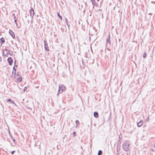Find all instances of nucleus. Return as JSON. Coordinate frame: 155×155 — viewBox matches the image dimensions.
Here are the masks:
<instances>
[{"label": "nucleus", "instance_id": "obj_15", "mask_svg": "<svg viewBox=\"0 0 155 155\" xmlns=\"http://www.w3.org/2000/svg\"><path fill=\"white\" fill-rule=\"evenodd\" d=\"M61 85H59V90L58 91V92L59 93H61Z\"/></svg>", "mask_w": 155, "mask_h": 155}, {"label": "nucleus", "instance_id": "obj_26", "mask_svg": "<svg viewBox=\"0 0 155 155\" xmlns=\"http://www.w3.org/2000/svg\"><path fill=\"white\" fill-rule=\"evenodd\" d=\"M15 152V150L12 151L11 152V154H13Z\"/></svg>", "mask_w": 155, "mask_h": 155}, {"label": "nucleus", "instance_id": "obj_27", "mask_svg": "<svg viewBox=\"0 0 155 155\" xmlns=\"http://www.w3.org/2000/svg\"><path fill=\"white\" fill-rule=\"evenodd\" d=\"M11 103H12L13 104H14L15 105V106H16L15 103L13 101H12L11 102Z\"/></svg>", "mask_w": 155, "mask_h": 155}, {"label": "nucleus", "instance_id": "obj_21", "mask_svg": "<svg viewBox=\"0 0 155 155\" xmlns=\"http://www.w3.org/2000/svg\"><path fill=\"white\" fill-rule=\"evenodd\" d=\"M27 87H25L24 88V89H23V91H24V92H25V91L27 90Z\"/></svg>", "mask_w": 155, "mask_h": 155}, {"label": "nucleus", "instance_id": "obj_2", "mask_svg": "<svg viewBox=\"0 0 155 155\" xmlns=\"http://www.w3.org/2000/svg\"><path fill=\"white\" fill-rule=\"evenodd\" d=\"M30 15L32 19H33L34 14V11L33 8L31 7L30 10Z\"/></svg>", "mask_w": 155, "mask_h": 155}, {"label": "nucleus", "instance_id": "obj_16", "mask_svg": "<svg viewBox=\"0 0 155 155\" xmlns=\"http://www.w3.org/2000/svg\"><path fill=\"white\" fill-rule=\"evenodd\" d=\"M75 123L76 125V127H78V124H80L79 121L78 120H77L75 121Z\"/></svg>", "mask_w": 155, "mask_h": 155}, {"label": "nucleus", "instance_id": "obj_4", "mask_svg": "<svg viewBox=\"0 0 155 155\" xmlns=\"http://www.w3.org/2000/svg\"><path fill=\"white\" fill-rule=\"evenodd\" d=\"M10 65H11L13 63L12 59L10 57H9L7 59Z\"/></svg>", "mask_w": 155, "mask_h": 155}, {"label": "nucleus", "instance_id": "obj_28", "mask_svg": "<svg viewBox=\"0 0 155 155\" xmlns=\"http://www.w3.org/2000/svg\"><path fill=\"white\" fill-rule=\"evenodd\" d=\"M65 21L66 24H67V22H68V19L66 18H65Z\"/></svg>", "mask_w": 155, "mask_h": 155}, {"label": "nucleus", "instance_id": "obj_11", "mask_svg": "<svg viewBox=\"0 0 155 155\" xmlns=\"http://www.w3.org/2000/svg\"><path fill=\"white\" fill-rule=\"evenodd\" d=\"M94 117L97 118L98 117V114L97 112H95L94 113Z\"/></svg>", "mask_w": 155, "mask_h": 155}, {"label": "nucleus", "instance_id": "obj_20", "mask_svg": "<svg viewBox=\"0 0 155 155\" xmlns=\"http://www.w3.org/2000/svg\"><path fill=\"white\" fill-rule=\"evenodd\" d=\"M151 150L153 151H155V147L153 146V147H152V148L151 149Z\"/></svg>", "mask_w": 155, "mask_h": 155}, {"label": "nucleus", "instance_id": "obj_3", "mask_svg": "<svg viewBox=\"0 0 155 155\" xmlns=\"http://www.w3.org/2000/svg\"><path fill=\"white\" fill-rule=\"evenodd\" d=\"M108 44H109V45H111L110 33H109L108 37L106 39V45H108Z\"/></svg>", "mask_w": 155, "mask_h": 155}, {"label": "nucleus", "instance_id": "obj_22", "mask_svg": "<svg viewBox=\"0 0 155 155\" xmlns=\"http://www.w3.org/2000/svg\"><path fill=\"white\" fill-rule=\"evenodd\" d=\"M73 134L74 135V136H75L76 134V132L75 131L73 132Z\"/></svg>", "mask_w": 155, "mask_h": 155}, {"label": "nucleus", "instance_id": "obj_39", "mask_svg": "<svg viewBox=\"0 0 155 155\" xmlns=\"http://www.w3.org/2000/svg\"><path fill=\"white\" fill-rule=\"evenodd\" d=\"M120 135L119 136V139H121V137H120Z\"/></svg>", "mask_w": 155, "mask_h": 155}, {"label": "nucleus", "instance_id": "obj_43", "mask_svg": "<svg viewBox=\"0 0 155 155\" xmlns=\"http://www.w3.org/2000/svg\"><path fill=\"white\" fill-rule=\"evenodd\" d=\"M148 118H147V119L146 121H147V120H148Z\"/></svg>", "mask_w": 155, "mask_h": 155}, {"label": "nucleus", "instance_id": "obj_14", "mask_svg": "<svg viewBox=\"0 0 155 155\" xmlns=\"http://www.w3.org/2000/svg\"><path fill=\"white\" fill-rule=\"evenodd\" d=\"M91 3L92 5H93V8H94V5H96V2L95 0H91Z\"/></svg>", "mask_w": 155, "mask_h": 155}, {"label": "nucleus", "instance_id": "obj_12", "mask_svg": "<svg viewBox=\"0 0 155 155\" xmlns=\"http://www.w3.org/2000/svg\"><path fill=\"white\" fill-rule=\"evenodd\" d=\"M61 93H62L65 90V87L63 86V84H61Z\"/></svg>", "mask_w": 155, "mask_h": 155}, {"label": "nucleus", "instance_id": "obj_34", "mask_svg": "<svg viewBox=\"0 0 155 155\" xmlns=\"http://www.w3.org/2000/svg\"><path fill=\"white\" fill-rule=\"evenodd\" d=\"M9 135L10 136V135H11V134H10V131H9Z\"/></svg>", "mask_w": 155, "mask_h": 155}, {"label": "nucleus", "instance_id": "obj_24", "mask_svg": "<svg viewBox=\"0 0 155 155\" xmlns=\"http://www.w3.org/2000/svg\"><path fill=\"white\" fill-rule=\"evenodd\" d=\"M6 101H9V102H11L12 101L11 99H7Z\"/></svg>", "mask_w": 155, "mask_h": 155}, {"label": "nucleus", "instance_id": "obj_45", "mask_svg": "<svg viewBox=\"0 0 155 155\" xmlns=\"http://www.w3.org/2000/svg\"><path fill=\"white\" fill-rule=\"evenodd\" d=\"M99 0H97V1H98Z\"/></svg>", "mask_w": 155, "mask_h": 155}, {"label": "nucleus", "instance_id": "obj_37", "mask_svg": "<svg viewBox=\"0 0 155 155\" xmlns=\"http://www.w3.org/2000/svg\"><path fill=\"white\" fill-rule=\"evenodd\" d=\"M10 137L12 139H13V137L12 136V135H10Z\"/></svg>", "mask_w": 155, "mask_h": 155}, {"label": "nucleus", "instance_id": "obj_19", "mask_svg": "<svg viewBox=\"0 0 155 155\" xmlns=\"http://www.w3.org/2000/svg\"><path fill=\"white\" fill-rule=\"evenodd\" d=\"M57 15H58V17L60 18L61 20H62V16H61L59 14V13H58Z\"/></svg>", "mask_w": 155, "mask_h": 155}, {"label": "nucleus", "instance_id": "obj_1", "mask_svg": "<svg viewBox=\"0 0 155 155\" xmlns=\"http://www.w3.org/2000/svg\"><path fill=\"white\" fill-rule=\"evenodd\" d=\"M130 143L127 141L124 143L123 144V148L126 151H128L130 150Z\"/></svg>", "mask_w": 155, "mask_h": 155}, {"label": "nucleus", "instance_id": "obj_35", "mask_svg": "<svg viewBox=\"0 0 155 155\" xmlns=\"http://www.w3.org/2000/svg\"><path fill=\"white\" fill-rule=\"evenodd\" d=\"M149 15H152V13H149Z\"/></svg>", "mask_w": 155, "mask_h": 155}, {"label": "nucleus", "instance_id": "obj_42", "mask_svg": "<svg viewBox=\"0 0 155 155\" xmlns=\"http://www.w3.org/2000/svg\"><path fill=\"white\" fill-rule=\"evenodd\" d=\"M85 5H87L86 3H85Z\"/></svg>", "mask_w": 155, "mask_h": 155}, {"label": "nucleus", "instance_id": "obj_18", "mask_svg": "<svg viewBox=\"0 0 155 155\" xmlns=\"http://www.w3.org/2000/svg\"><path fill=\"white\" fill-rule=\"evenodd\" d=\"M102 154V151L101 150H99L98 153V155H101Z\"/></svg>", "mask_w": 155, "mask_h": 155}, {"label": "nucleus", "instance_id": "obj_5", "mask_svg": "<svg viewBox=\"0 0 155 155\" xmlns=\"http://www.w3.org/2000/svg\"><path fill=\"white\" fill-rule=\"evenodd\" d=\"M44 45H45V49L48 51H49V49L48 48V47L47 44V42L45 40H44Z\"/></svg>", "mask_w": 155, "mask_h": 155}, {"label": "nucleus", "instance_id": "obj_36", "mask_svg": "<svg viewBox=\"0 0 155 155\" xmlns=\"http://www.w3.org/2000/svg\"><path fill=\"white\" fill-rule=\"evenodd\" d=\"M10 137L12 139H13V137L12 136V135H10Z\"/></svg>", "mask_w": 155, "mask_h": 155}, {"label": "nucleus", "instance_id": "obj_38", "mask_svg": "<svg viewBox=\"0 0 155 155\" xmlns=\"http://www.w3.org/2000/svg\"><path fill=\"white\" fill-rule=\"evenodd\" d=\"M120 135L119 136V139H121V137H120Z\"/></svg>", "mask_w": 155, "mask_h": 155}, {"label": "nucleus", "instance_id": "obj_40", "mask_svg": "<svg viewBox=\"0 0 155 155\" xmlns=\"http://www.w3.org/2000/svg\"><path fill=\"white\" fill-rule=\"evenodd\" d=\"M15 24H16L17 26V22L15 23Z\"/></svg>", "mask_w": 155, "mask_h": 155}, {"label": "nucleus", "instance_id": "obj_13", "mask_svg": "<svg viewBox=\"0 0 155 155\" xmlns=\"http://www.w3.org/2000/svg\"><path fill=\"white\" fill-rule=\"evenodd\" d=\"M13 69L15 71H14H14H12V73L13 74H14V78H15V77H16V69L15 68V66H14L13 67Z\"/></svg>", "mask_w": 155, "mask_h": 155}, {"label": "nucleus", "instance_id": "obj_6", "mask_svg": "<svg viewBox=\"0 0 155 155\" xmlns=\"http://www.w3.org/2000/svg\"><path fill=\"white\" fill-rule=\"evenodd\" d=\"M9 34H10V35L12 36V37L13 38H15V34L11 30H10L9 31Z\"/></svg>", "mask_w": 155, "mask_h": 155}, {"label": "nucleus", "instance_id": "obj_33", "mask_svg": "<svg viewBox=\"0 0 155 155\" xmlns=\"http://www.w3.org/2000/svg\"><path fill=\"white\" fill-rule=\"evenodd\" d=\"M2 61V58L0 56V61Z\"/></svg>", "mask_w": 155, "mask_h": 155}, {"label": "nucleus", "instance_id": "obj_23", "mask_svg": "<svg viewBox=\"0 0 155 155\" xmlns=\"http://www.w3.org/2000/svg\"><path fill=\"white\" fill-rule=\"evenodd\" d=\"M146 54L145 53H144L143 54V58H145L146 57Z\"/></svg>", "mask_w": 155, "mask_h": 155}, {"label": "nucleus", "instance_id": "obj_41", "mask_svg": "<svg viewBox=\"0 0 155 155\" xmlns=\"http://www.w3.org/2000/svg\"><path fill=\"white\" fill-rule=\"evenodd\" d=\"M15 62H16V61H15V62H14L15 64Z\"/></svg>", "mask_w": 155, "mask_h": 155}, {"label": "nucleus", "instance_id": "obj_9", "mask_svg": "<svg viewBox=\"0 0 155 155\" xmlns=\"http://www.w3.org/2000/svg\"><path fill=\"white\" fill-rule=\"evenodd\" d=\"M143 120H141L139 122L137 123V126L138 127H140L143 125Z\"/></svg>", "mask_w": 155, "mask_h": 155}, {"label": "nucleus", "instance_id": "obj_44", "mask_svg": "<svg viewBox=\"0 0 155 155\" xmlns=\"http://www.w3.org/2000/svg\"><path fill=\"white\" fill-rule=\"evenodd\" d=\"M148 118H147V119L146 121H147V120H148Z\"/></svg>", "mask_w": 155, "mask_h": 155}, {"label": "nucleus", "instance_id": "obj_7", "mask_svg": "<svg viewBox=\"0 0 155 155\" xmlns=\"http://www.w3.org/2000/svg\"><path fill=\"white\" fill-rule=\"evenodd\" d=\"M120 148V144H119L118 143L117 144V155H118L119 154Z\"/></svg>", "mask_w": 155, "mask_h": 155}, {"label": "nucleus", "instance_id": "obj_30", "mask_svg": "<svg viewBox=\"0 0 155 155\" xmlns=\"http://www.w3.org/2000/svg\"><path fill=\"white\" fill-rule=\"evenodd\" d=\"M15 20V23H17L16 20L15 19V20Z\"/></svg>", "mask_w": 155, "mask_h": 155}, {"label": "nucleus", "instance_id": "obj_29", "mask_svg": "<svg viewBox=\"0 0 155 155\" xmlns=\"http://www.w3.org/2000/svg\"><path fill=\"white\" fill-rule=\"evenodd\" d=\"M13 15H14V20H15L16 19V17H15V14H14Z\"/></svg>", "mask_w": 155, "mask_h": 155}, {"label": "nucleus", "instance_id": "obj_8", "mask_svg": "<svg viewBox=\"0 0 155 155\" xmlns=\"http://www.w3.org/2000/svg\"><path fill=\"white\" fill-rule=\"evenodd\" d=\"M10 51L8 50L7 49H5L3 50V54H5V55L6 54H9Z\"/></svg>", "mask_w": 155, "mask_h": 155}, {"label": "nucleus", "instance_id": "obj_10", "mask_svg": "<svg viewBox=\"0 0 155 155\" xmlns=\"http://www.w3.org/2000/svg\"><path fill=\"white\" fill-rule=\"evenodd\" d=\"M0 41H1L0 43L2 45L3 43L5 42V40L4 38L3 37H2L0 39ZM2 46V45H1Z\"/></svg>", "mask_w": 155, "mask_h": 155}, {"label": "nucleus", "instance_id": "obj_32", "mask_svg": "<svg viewBox=\"0 0 155 155\" xmlns=\"http://www.w3.org/2000/svg\"><path fill=\"white\" fill-rule=\"evenodd\" d=\"M66 24L68 26V27H69L70 26V25H69L68 24V22H67V24Z\"/></svg>", "mask_w": 155, "mask_h": 155}, {"label": "nucleus", "instance_id": "obj_31", "mask_svg": "<svg viewBox=\"0 0 155 155\" xmlns=\"http://www.w3.org/2000/svg\"><path fill=\"white\" fill-rule=\"evenodd\" d=\"M12 140L14 141V142L15 141V140L14 139H13Z\"/></svg>", "mask_w": 155, "mask_h": 155}, {"label": "nucleus", "instance_id": "obj_25", "mask_svg": "<svg viewBox=\"0 0 155 155\" xmlns=\"http://www.w3.org/2000/svg\"><path fill=\"white\" fill-rule=\"evenodd\" d=\"M19 73L18 72H17L16 74V77H17L18 76H19Z\"/></svg>", "mask_w": 155, "mask_h": 155}, {"label": "nucleus", "instance_id": "obj_17", "mask_svg": "<svg viewBox=\"0 0 155 155\" xmlns=\"http://www.w3.org/2000/svg\"><path fill=\"white\" fill-rule=\"evenodd\" d=\"M22 80V78L21 77H20L18 78V81L19 82H21Z\"/></svg>", "mask_w": 155, "mask_h": 155}]
</instances>
